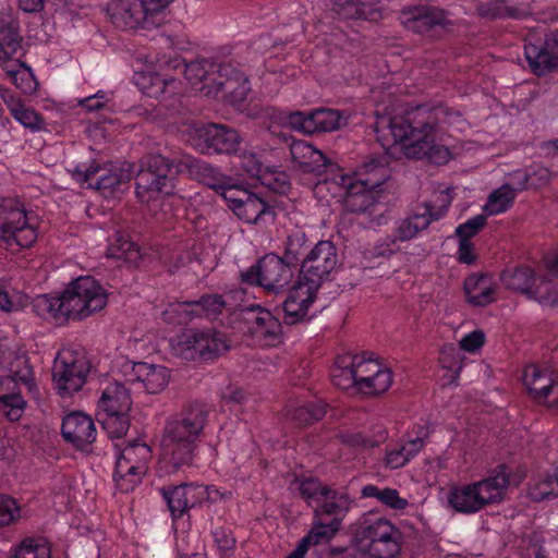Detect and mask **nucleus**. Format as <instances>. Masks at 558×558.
<instances>
[{"instance_id": "nucleus-43", "label": "nucleus", "mask_w": 558, "mask_h": 558, "mask_svg": "<svg viewBox=\"0 0 558 558\" xmlns=\"http://www.w3.org/2000/svg\"><path fill=\"white\" fill-rule=\"evenodd\" d=\"M339 438L343 445L354 450H364L383 444L387 438V432L383 427H379L372 436L362 432H343Z\"/></svg>"}, {"instance_id": "nucleus-60", "label": "nucleus", "mask_w": 558, "mask_h": 558, "mask_svg": "<svg viewBox=\"0 0 558 558\" xmlns=\"http://www.w3.org/2000/svg\"><path fill=\"white\" fill-rule=\"evenodd\" d=\"M239 167L250 177L259 179L266 168L255 151L243 150L239 156Z\"/></svg>"}, {"instance_id": "nucleus-62", "label": "nucleus", "mask_w": 558, "mask_h": 558, "mask_svg": "<svg viewBox=\"0 0 558 558\" xmlns=\"http://www.w3.org/2000/svg\"><path fill=\"white\" fill-rule=\"evenodd\" d=\"M486 217L476 215L456 228V235L459 240H469L476 235L485 226Z\"/></svg>"}, {"instance_id": "nucleus-14", "label": "nucleus", "mask_w": 558, "mask_h": 558, "mask_svg": "<svg viewBox=\"0 0 558 558\" xmlns=\"http://www.w3.org/2000/svg\"><path fill=\"white\" fill-rule=\"evenodd\" d=\"M178 348L184 359L213 361L230 347L223 333L208 328L183 333Z\"/></svg>"}, {"instance_id": "nucleus-40", "label": "nucleus", "mask_w": 558, "mask_h": 558, "mask_svg": "<svg viewBox=\"0 0 558 558\" xmlns=\"http://www.w3.org/2000/svg\"><path fill=\"white\" fill-rule=\"evenodd\" d=\"M12 380H0V411L12 422L17 421L24 410L25 401L15 391H10Z\"/></svg>"}, {"instance_id": "nucleus-51", "label": "nucleus", "mask_w": 558, "mask_h": 558, "mask_svg": "<svg viewBox=\"0 0 558 558\" xmlns=\"http://www.w3.org/2000/svg\"><path fill=\"white\" fill-rule=\"evenodd\" d=\"M514 198L515 190L509 184H504L490 193L484 210L490 216L501 214L513 204Z\"/></svg>"}, {"instance_id": "nucleus-57", "label": "nucleus", "mask_w": 558, "mask_h": 558, "mask_svg": "<svg viewBox=\"0 0 558 558\" xmlns=\"http://www.w3.org/2000/svg\"><path fill=\"white\" fill-rule=\"evenodd\" d=\"M258 180L267 189L278 194H286L290 190L287 173L272 167H267Z\"/></svg>"}, {"instance_id": "nucleus-32", "label": "nucleus", "mask_w": 558, "mask_h": 558, "mask_svg": "<svg viewBox=\"0 0 558 558\" xmlns=\"http://www.w3.org/2000/svg\"><path fill=\"white\" fill-rule=\"evenodd\" d=\"M464 293L468 303L473 306H487L496 300L497 286L487 274H472L464 280Z\"/></svg>"}, {"instance_id": "nucleus-12", "label": "nucleus", "mask_w": 558, "mask_h": 558, "mask_svg": "<svg viewBox=\"0 0 558 558\" xmlns=\"http://www.w3.org/2000/svg\"><path fill=\"white\" fill-rule=\"evenodd\" d=\"M251 93V84L245 73L232 63L222 62L214 83L207 85L206 96L223 100L240 108Z\"/></svg>"}, {"instance_id": "nucleus-23", "label": "nucleus", "mask_w": 558, "mask_h": 558, "mask_svg": "<svg viewBox=\"0 0 558 558\" xmlns=\"http://www.w3.org/2000/svg\"><path fill=\"white\" fill-rule=\"evenodd\" d=\"M318 290L298 278L282 302L283 322L288 325H294L305 320L310 306L316 300Z\"/></svg>"}, {"instance_id": "nucleus-50", "label": "nucleus", "mask_w": 558, "mask_h": 558, "mask_svg": "<svg viewBox=\"0 0 558 558\" xmlns=\"http://www.w3.org/2000/svg\"><path fill=\"white\" fill-rule=\"evenodd\" d=\"M10 113L15 121L21 123L32 133L47 130V123L41 114L35 109L27 107L23 101H21L15 108H12Z\"/></svg>"}, {"instance_id": "nucleus-15", "label": "nucleus", "mask_w": 558, "mask_h": 558, "mask_svg": "<svg viewBox=\"0 0 558 558\" xmlns=\"http://www.w3.org/2000/svg\"><path fill=\"white\" fill-rule=\"evenodd\" d=\"M73 179L88 189L100 191L104 195L132 179L129 168L110 165L109 167L93 162L90 166L77 165L71 171Z\"/></svg>"}, {"instance_id": "nucleus-64", "label": "nucleus", "mask_w": 558, "mask_h": 558, "mask_svg": "<svg viewBox=\"0 0 558 558\" xmlns=\"http://www.w3.org/2000/svg\"><path fill=\"white\" fill-rule=\"evenodd\" d=\"M439 362L444 368L453 372L454 379L458 378L462 365L458 359V354L453 347L448 345L442 348L439 356Z\"/></svg>"}, {"instance_id": "nucleus-58", "label": "nucleus", "mask_w": 558, "mask_h": 558, "mask_svg": "<svg viewBox=\"0 0 558 558\" xmlns=\"http://www.w3.org/2000/svg\"><path fill=\"white\" fill-rule=\"evenodd\" d=\"M339 519H331L328 523H318L313 526L310 533L303 537L311 545H318L328 542L339 531Z\"/></svg>"}, {"instance_id": "nucleus-33", "label": "nucleus", "mask_w": 558, "mask_h": 558, "mask_svg": "<svg viewBox=\"0 0 558 558\" xmlns=\"http://www.w3.org/2000/svg\"><path fill=\"white\" fill-rule=\"evenodd\" d=\"M529 11V0H489L477 7L478 15L487 20L521 19Z\"/></svg>"}, {"instance_id": "nucleus-19", "label": "nucleus", "mask_w": 558, "mask_h": 558, "mask_svg": "<svg viewBox=\"0 0 558 558\" xmlns=\"http://www.w3.org/2000/svg\"><path fill=\"white\" fill-rule=\"evenodd\" d=\"M351 361L356 377L357 392L366 396L379 395L391 386V371L381 366L376 360L351 355Z\"/></svg>"}, {"instance_id": "nucleus-59", "label": "nucleus", "mask_w": 558, "mask_h": 558, "mask_svg": "<svg viewBox=\"0 0 558 558\" xmlns=\"http://www.w3.org/2000/svg\"><path fill=\"white\" fill-rule=\"evenodd\" d=\"M217 553L220 558H234L236 541L232 533L222 527H216L211 532Z\"/></svg>"}, {"instance_id": "nucleus-53", "label": "nucleus", "mask_w": 558, "mask_h": 558, "mask_svg": "<svg viewBox=\"0 0 558 558\" xmlns=\"http://www.w3.org/2000/svg\"><path fill=\"white\" fill-rule=\"evenodd\" d=\"M534 501H543L558 497V476L548 474L537 478L530 487L529 492Z\"/></svg>"}, {"instance_id": "nucleus-37", "label": "nucleus", "mask_w": 558, "mask_h": 558, "mask_svg": "<svg viewBox=\"0 0 558 558\" xmlns=\"http://www.w3.org/2000/svg\"><path fill=\"white\" fill-rule=\"evenodd\" d=\"M20 24L14 19H5L0 24V64L13 61V57L22 49Z\"/></svg>"}, {"instance_id": "nucleus-61", "label": "nucleus", "mask_w": 558, "mask_h": 558, "mask_svg": "<svg viewBox=\"0 0 558 558\" xmlns=\"http://www.w3.org/2000/svg\"><path fill=\"white\" fill-rule=\"evenodd\" d=\"M21 515L20 507L14 498L0 494V526L15 522Z\"/></svg>"}, {"instance_id": "nucleus-4", "label": "nucleus", "mask_w": 558, "mask_h": 558, "mask_svg": "<svg viewBox=\"0 0 558 558\" xmlns=\"http://www.w3.org/2000/svg\"><path fill=\"white\" fill-rule=\"evenodd\" d=\"M508 486L509 475L505 466H501L498 472L483 480L452 485L447 495L448 505L458 513L474 514L487 506L501 502Z\"/></svg>"}, {"instance_id": "nucleus-34", "label": "nucleus", "mask_w": 558, "mask_h": 558, "mask_svg": "<svg viewBox=\"0 0 558 558\" xmlns=\"http://www.w3.org/2000/svg\"><path fill=\"white\" fill-rule=\"evenodd\" d=\"M130 389L125 387V381L109 383L98 400L97 412L129 413L132 405Z\"/></svg>"}, {"instance_id": "nucleus-16", "label": "nucleus", "mask_w": 558, "mask_h": 558, "mask_svg": "<svg viewBox=\"0 0 558 558\" xmlns=\"http://www.w3.org/2000/svg\"><path fill=\"white\" fill-rule=\"evenodd\" d=\"M120 373L131 389L148 393L163 390L170 378L166 366L146 362L124 361L121 363Z\"/></svg>"}, {"instance_id": "nucleus-22", "label": "nucleus", "mask_w": 558, "mask_h": 558, "mask_svg": "<svg viewBox=\"0 0 558 558\" xmlns=\"http://www.w3.org/2000/svg\"><path fill=\"white\" fill-rule=\"evenodd\" d=\"M158 492L174 520L182 518L191 508L199 505L206 496L205 488L194 484L163 486Z\"/></svg>"}, {"instance_id": "nucleus-36", "label": "nucleus", "mask_w": 558, "mask_h": 558, "mask_svg": "<svg viewBox=\"0 0 558 558\" xmlns=\"http://www.w3.org/2000/svg\"><path fill=\"white\" fill-rule=\"evenodd\" d=\"M116 10L113 16L120 19L126 28H135L148 14L159 12L153 0H119Z\"/></svg>"}, {"instance_id": "nucleus-7", "label": "nucleus", "mask_w": 558, "mask_h": 558, "mask_svg": "<svg viewBox=\"0 0 558 558\" xmlns=\"http://www.w3.org/2000/svg\"><path fill=\"white\" fill-rule=\"evenodd\" d=\"M295 268L276 254H266L256 264L241 271L240 278L248 286L262 287L268 293L283 292L294 276Z\"/></svg>"}, {"instance_id": "nucleus-3", "label": "nucleus", "mask_w": 558, "mask_h": 558, "mask_svg": "<svg viewBox=\"0 0 558 558\" xmlns=\"http://www.w3.org/2000/svg\"><path fill=\"white\" fill-rule=\"evenodd\" d=\"M207 421L208 410L198 403L190 404L167 418L161 446L169 457V464L173 472L184 465H191L196 442L203 434Z\"/></svg>"}, {"instance_id": "nucleus-35", "label": "nucleus", "mask_w": 558, "mask_h": 558, "mask_svg": "<svg viewBox=\"0 0 558 558\" xmlns=\"http://www.w3.org/2000/svg\"><path fill=\"white\" fill-rule=\"evenodd\" d=\"M242 199H238V206L234 207V214L247 223H257L266 220L267 216L274 219L272 208L257 194L252 192H240L238 194Z\"/></svg>"}, {"instance_id": "nucleus-28", "label": "nucleus", "mask_w": 558, "mask_h": 558, "mask_svg": "<svg viewBox=\"0 0 558 558\" xmlns=\"http://www.w3.org/2000/svg\"><path fill=\"white\" fill-rule=\"evenodd\" d=\"M63 438L77 449H85L96 439V427L90 416L82 412L68 414L61 426Z\"/></svg>"}, {"instance_id": "nucleus-46", "label": "nucleus", "mask_w": 558, "mask_h": 558, "mask_svg": "<svg viewBox=\"0 0 558 558\" xmlns=\"http://www.w3.org/2000/svg\"><path fill=\"white\" fill-rule=\"evenodd\" d=\"M51 548L45 537H25L15 546L10 558H50Z\"/></svg>"}, {"instance_id": "nucleus-42", "label": "nucleus", "mask_w": 558, "mask_h": 558, "mask_svg": "<svg viewBox=\"0 0 558 558\" xmlns=\"http://www.w3.org/2000/svg\"><path fill=\"white\" fill-rule=\"evenodd\" d=\"M150 457V448L146 444L134 441L118 453L116 462H124L126 465L147 472Z\"/></svg>"}, {"instance_id": "nucleus-20", "label": "nucleus", "mask_w": 558, "mask_h": 558, "mask_svg": "<svg viewBox=\"0 0 558 558\" xmlns=\"http://www.w3.org/2000/svg\"><path fill=\"white\" fill-rule=\"evenodd\" d=\"M523 384L537 403L558 407V377L551 371L530 365L524 371Z\"/></svg>"}, {"instance_id": "nucleus-52", "label": "nucleus", "mask_w": 558, "mask_h": 558, "mask_svg": "<svg viewBox=\"0 0 558 558\" xmlns=\"http://www.w3.org/2000/svg\"><path fill=\"white\" fill-rule=\"evenodd\" d=\"M295 489L300 496L310 505H317L320 502L325 494H328V486L324 485L316 478H296L294 481Z\"/></svg>"}, {"instance_id": "nucleus-47", "label": "nucleus", "mask_w": 558, "mask_h": 558, "mask_svg": "<svg viewBox=\"0 0 558 558\" xmlns=\"http://www.w3.org/2000/svg\"><path fill=\"white\" fill-rule=\"evenodd\" d=\"M146 471L137 470L124 462H116L113 481L121 493H129L142 483Z\"/></svg>"}, {"instance_id": "nucleus-54", "label": "nucleus", "mask_w": 558, "mask_h": 558, "mask_svg": "<svg viewBox=\"0 0 558 558\" xmlns=\"http://www.w3.org/2000/svg\"><path fill=\"white\" fill-rule=\"evenodd\" d=\"M12 377L2 378L1 380H12V387L14 388L17 383L25 385L28 391L36 389L34 371L29 364V360L26 356H19L12 364Z\"/></svg>"}, {"instance_id": "nucleus-55", "label": "nucleus", "mask_w": 558, "mask_h": 558, "mask_svg": "<svg viewBox=\"0 0 558 558\" xmlns=\"http://www.w3.org/2000/svg\"><path fill=\"white\" fill-rule=\"evenodd\" d=\"M325 413V402L313 401L295 408L291 413V418L300 425H308L322 420Z\"/></svg>"}, {"instance_id": "nucleus-13", "label": "nucleus", "mask_w": 558, "mask_h": 558, "mask_svg": "<svg viewBox=\"0 0 558 558\" xmlns=\"http://www.w3.org/2000/svg\"><path fill=\"white\" fill-rule=\"evenodd\" d=\"M338 264L336 245L329 240L319 241L303 258L298 278L319 289Z\"/></svg>"}, {"instance_id": "nucleus-2", "label": "nucleus", "mask_w": 558, "mask_h": 558, "mask_svg": "<svg viewBox=\"0 0 558 558\" xmlns=\"http://www.w3.org/2000/svg\"><path fill=\"white\" fill-rule=\"evenodd\" d=\"M108 294L93 277H78L70 282L60 295L43 294L35 298V313L44 319L64 323L83 320L104 310Z\"/></svg>"}, {"instance_id": "nucleus-6", "label": "nucleus", "mask_w": 558, "mask_h": 558, "mask_svg": "<svg viewBox=\"0 0 558 558\" xmlns=\"http://www.w3.org/2000/svg\"><path fill=\"white\" fill-rule=\"evenodd\" d=\"M36 227L28 220L22 204L12 198L0 201V244L17 252L31 247L37 240Z\"/></svg>"}, {"instance_id": "nucleus-26", "label": "nucleus", "mask_w": 558, "mask_h": 558, "mask_svg": "<svg viewBox=\"0 0 558 558\" xmlns=\"http://www.w3.org/2000/svg\"><path fill=\"white\" fill-rule=\"evenodd\" d=\"M133 82L144 95L160 100L174 98L182 90L179 80L156 72H135Z\"/></svg>"}, {"instance_id": "nucleus-63", "label": "nucleus", "mask_w": 558, "mask_h": 558, "mask_svg": "<svg viewBox=\"0 0 558 558\" xmlns=\"http://www.w3.org/2000/svg\"><path fill=\"white\" fill-rule=\"evenodd\" d=\"M522 547L525 551L526 558H550L548 553L542 544V538L538 534H532L522 539Z\"/></svg>"}, {"instance_id": "nucleus-18", "label": "nucleus", "mask_w": 558, "mask_h": 558, "mask_svg": "<svg viewBox=\"0 0 558 558\" xmlns=\"http://www.w3.org/2000/svg\"><path fill=\"white\" fill-rule=\"evenodd\" d=\"M282 114L293 130L304 134L332 132L345 122L340 111L329 108H316L307 112L290 111Z\"/></svg>"}, {"instance_id": "nucleus-17", "label": "nucleus", "mask_w": 558, "mask_h": 558, "mask_svg": "<svg viewBox=\"0 0 558 558\" xmlns=\"http://www.w3.org/2000/svg\"><path fill=\"white\" fill-rule=\"evenodd\" d=\"M500 279L504 286L536 300L542 305H558V291L549 283L533 288L536 281L535 271L527 266L507 268L501 272Z\"/></svg>"}, {"instance_id": "nucleus-11", "label": "nucleus", "mask_w": 558, "mask_h": 558, "mask_svg": "<svg viewBox=\"0 0 558 558\" xmlns=\"http://www.w3.org/2000/svg\"><path fill=\"white\" fill-rule=\"evenodd\" d=\"M439 206L424 203L418 205L412 214L396 221L393 233L400 242L410 241L428 228L433 221L440 220L447 213L452 195L449 190L440 191L437 195Z\"/></svg>"}, {"instance_id": "nucleus-49", "label": "nucleus", "mask_w": 558, "mask_h": 558, "mask_svg": "<svg viewBox=\"0 0 558 558\" xmlns=\"http://www.w3.org/2000/svg\"><path fill=\"white\" fill-rule=\"evenodd\" d=\"M307 242L305 233L302 230H295L287 239L282 258L296 269L299 263L310 252Z\"/></svg>"}, {"instance_id": "nucleus-44", "label": "nucleus", "mask_w": 558, "mask_h": 558, "mask_svg": "<svg viewBox=\"0 0 558 558\" xmlns=\"http://www.w3.org/2000/svg\"><path fill=\"white\" fill-rule=\"evenodd\" d=\"M192 169L199 182L215 190L217 193L221 187H226V184L230 183L229 175L223 174L218 168L205 161H194Z\"/></svg>"}, {"instance_id": "nucleus-39", "label": "nucleus", "mask_w": 558, "mask_h": 558, "mask_svg": "<svg viewBox=\"0 0 558 558\" xmlns=\"http://www.w3.org/2000/svg\"><path fill=\"white\" fill-rule=\"evenodd\" d=\"M352 505V499L347 493L337 492L328 488V494L322 498L318 507L324 514L332 515V519H339L341 524L342 519L349 512Z\"/></svg>"}, {"instance_id": "nucleus-25", "label": "nucleus", "mask_w": 558, "mask_h": 558, "mask_svg": "<svg viewBox=\"0 0 558 558\" xmlns=\"http://www.w3.org/2000/svg\"><path fill=\"white\" fill-rule=\"evenodd\" d=\"M524 54L532 72L538 76L558 68V31L547 35L541 45L525 44Z\"/></svg>"}, {"instance_id": "nucleus-5", "label": "nucleus", "mask_w": 558, "mask_h": 558, "mask_svg": "<svg viewBox=\"0 0 558 558\" xmlns=\"http://www.w3.org/2000/svg\"><path fill=\"white\" fill-rule=\"evenodd\" d=\"M353 539L365 558H397L404 542L399 527L387 518L376 514L363 517Z\"/></svg>"}, {"instance_id": "nucleus-29", "label": "nucleus", "mask_w": 558, "mask_h": 558, "mask_svg": "<svg viewBox=\"0 0 558 558\" xmlns=\"http://www.w3.org/2000/svg\"><path fill=\"white\" fill-rule=\"evenodd\" d=\"M226 302L220 294H206L199 300L185 302L173 307L172 312L179 315V323L184 324L194 317L205 316L215 319L222 313Z\"/></svg>"}, {"instance_id": "nucleus-24", "label": "nucleus", "mask_w": 558, "mask_h": 558, "mask_svg": "<svg viewBox=\"0 0 558 558\" xmlns=\"http://www.w3.org/2000/svg\"><path fill=\"white\" fill-rule=\"evenodd\" d=\"M400 22L409 31L425 35L436 26L445 27L448 24L444 10L432 5L407 7L400 12Z\"/></svg>"}, {"instance_id": "nucleus-21", "label": "nucleus", "mask_w": 558, "mask_h": 558, "mask_svg": "<svg viewBox=\"0 0 558 558\" xmlns=\"http://www.w3.org/2000/svg\"><path fill=\"white\" fill-rule=\"evenodd\" d=\"M86 367L82 361L73 355H60L52 368V378L58 393L62 398L71 397L77 392L86 379Z\"/></svg>"}, {"instance_id": "nucleus-1", "label": "nucleus", "mask_w": 558, "mask_h": 558, "mask_svg": "<svg viewBox=\"0 0 558 558\" xmlns=\"http://www.w3.org/2000/svg\"><path fill=\"white\" fill-rule=\"evenodd\" d=\"M461 114L442 104L421 105L404 116L378 117L375 123L377 141L386 149L397 144L408 158L442 165L450 158L442 144L446 128L458 124Z\"/></svg>"}, {"instance_id": "nucleus-38", "label": "nucleus", "mask_w": 558, "mask_h": 558, "mask_svg": "<svg viewBox=\"0 0 558 558\" xmlns=\"http://www.w3.org/2000/svg\"><path fill=\"white\" fill-rule=\"evenodd\" d=\"M1 69L12 84L25 95H32L37 90L38 82L31 68L19 59L2 62Z\"/></svg>"}, {"instance_id": "nucleus-27", "label": "nucleus", "mask_w": 558, "mask_h": 558, "mask_svg": "<svg viewBox=\"0 0 558 558\" xmlns=\"http://www.w3.org/2000/svg\"><path fill=\"white\" fill-rule=\"evenodd\" d=\"M248 330L252 337L264 347H272L280 342L281 323L267 310L260 306L250 308Z\"/></svg>"}, {"instance_id": "nucleus-48", "label": "nucleus", "mask_w": 558, "mask_h": 558, "mask_svg": "<svg viewBox=\"0 0 558 558\" xmlns=\"http://www.w3.org/2000/svg\"><path fill=\"white\" fill-rule=\"evenodd\" d=\"M97 421L101 424L109 438H122L129 430V413H105L97 412Z\"/></svg>"}, {"instance_id": "nucleus-10", "label": "nucleus", "mask_w": 558, "mask_h": 558, "mask_svg": "<svg viewBox=\"0 0 558 558\" xmlns=\"http://www.w3.org/2000/svg\"><path fill=\"white\" fill-rule=\"evenodd\" d=\"M189 143L202 154H234L241 143L236 130L223 124H195L187 133Z\"/></svg>"}, {"instance_id": "nucleus-56", "label": "nucleus", "mask_w": 558, "mask_h": 558, "mask_svg": "<svg viewBox=\"0 0 558 558\" xmlns=\"http://www.w3.org/2000/svg\"><path fill=\"white\" fill-rule=\"evenodd\" d=\"M335 4L339 7H343L347 11L348 15H352L356 19L366 20V21H377L381 17V12L379 8H373L368 5L365 1H360L357 3L354 0H332Z\"/></svg>"}, {"instance_id": "nucleus-45", "label": "nucleus", "mask_w": 558, "mask_h": 558, "mask_svg": "<svg viewBox=\"0 0 558 558\" xmlns=\"http://www.w3.org/2000/svg\"><path fill=\"white\" fill-rule=\"evenodd\" d=\"M331 380L340 389L354 388L357 391L356 377L354 375L351 354L338 356L331 369Z\"/></svg>"}, {"instance_id": "nucleus-30", "label": "nucleus", "mask_w": 558, "mask_h": 558, "mask_svg": "<svg viewBox=\"0 0 558 558\" xmlns=\"http://www.w3.org/2000/svg\"><path fill=\"white\" fill-rule=\"evenodd\" d=\"M291 157L303 172L320 175L330 165L324 153L305 141H295L290 146Z\"/></svg>"}, {"instance_id": "nucleus-41", "label": "nucleus", "mask_w": 558, "mask_h": 558, "mask_svg": "<svg viewBox=\"0 0 558 558\" xmlns=\"http://www.w3.org/2000/svg\"><path fill=\"white\" fill-rule=\"evenodd\" d=\"M363 498H375L381 505L393 510H403L409 502L405 498L400 497L397 489L385 487L380 488L376 485H365L361 490Z\"/></svg>"}, {"instance_id": "nucleus-8", "label": "nucleus", "mask_w": 558, "mask_h": 558, "mask_svg": "<svg viewBox=\"0 0 558 558\" xmlns=\"http://www.w3.org/2000/svg\"><path fill=\"white\" fill-rule=\"evenodd\" d=\"M387 160L385 157H371L362 169L374 178L342 179L345 186V206L352 213L365 211L373 204L371 192L380 186L387 179Z\"/></svg>"}, {"instance_id": "nucleus-9", "label": "nucleus", "mask_w": 558, "mask_h": 558, "mask_svg": "<svg viewBox=\"0 0 558 558\" xmlns=\"http://www.w3.org/2000/svg\"><path fill=\"white\" fill-rule=\"evenodd\" d=\"M173 167L172 161L159 154L144 157L136 174L137 197L142 202H149L161 193H171L173 185L170 173Z\"/></svg>"}, {"instance_id": "nucleus-31", "label": "nucleus", "mask_w": 558, "mask_h": 558, "mask_svg": "<svg viewBox=\"0 0 558 558\" xmlns=\"http://www.w3.org/2000/svg\"><path fill=\"white\" fill-rule=\"evenodd\" d=\"M173 68L184 66L185 78L192 86H199V90L206 96V87L214 83V76L218 73L222 62H216L210 59H198L193 60L189 63H184L180 59L171 61Z\"/></svg>"}]
</instances>
